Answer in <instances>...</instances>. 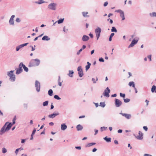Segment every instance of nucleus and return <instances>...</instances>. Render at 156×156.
<instances>
[{
    "instance_id": "nucleus-39",
    "label": "nucleus",
    "mask_w": 156,
    "mask_h": 156,
    "mask_svg": "<svg viewBox=\"0 0 156 156\" xmlns=\"http://www.w3.org/2000/svg\"><path fill=\"white\" fill-rule=\"evenodd\" d=\"M64 21L63 19H61L58 21V24H60L62 23Z\"/></svg>"
},
{
    "instance_id": "nucleus-46",
    "label": "nucleus",
    "mask_w": 156,
    "mask_h": 156,
    "mask_svg": "<svg viewBox=\"0 0 156 156\" xmlns=\"http://www.w3.org/2000/svg\"><path fill=\"white\" fill-rule=\"evenodd\" d=\"M99 61L101 62H104V59L102 58H99Z\"/></svg>"
},
{
    "instance_id": "nucleus-41",
    "label": "nucleus",
    "mask_w": 156,
    "mask_h": 156,
    "mask_svg": "<svg viewBox=\"0 0 156 156\" xmlns=\"http://www.w3.org/2000/svg\"><path fill=\"white\" fill-rule=\"evenodd\" d=\"M124 101L125 103H128L130 101V100L128 98H126L124 99Z\"/></svg>"
},
{
    "instance_id": "nucleus-14",
    "label": "nucleus",
    "mask_w": 156,
    "mask_h": 156,
    "mask_svg": "<svg viewBox=\"0 0 156 156\" xmlns=\"http://www.w3.org/2000/svg\"><path fill=\"white\" fill-rule=\"evenodd\" d=\"M120 114H121L123 116L125 117L127 119H129L131 117V115L130 114L123 113H120Z\"/></svg>"
},
{
    "instance_id": "nucleus-64",
    "label": "nucleus",
    "mask_w": 156,
    "mask_h": 156,
    "mask_svg": "<svg viewBox=\"0 0 156 156\" xmlns=\"http://www.w3.org/2000/svg\"><path fill=\"white\" fill-rule=\"evenodd\" d=\"M20 49L19 48H18V46H16V51H18Z\"/></svg>"
},
{
    "instance_id": "nucleus-58",
    "label": "nucleus",
    "mask_w": 156,
    "mask_h": 156,
    "mask_svg": "<svg viewBox=\"0 0 156 156\" xmlns=\"http://www.w3.org/2000/svg\"><path fill=\"white\" fill-rule=\"evenodd\" d=\"M97 151V149L96 148H94L92 150V152H95L96 151Z\"/></svg>"
},
{
    "instance_id": "nucleus-1",
    "label": "nucleus",
    "mask_w": 156,
    "mask_h": 156,
    "mask_svg": "<svg viewBox=\"0 0 156 156\" xmlns=\"http://www.w3.org/2000/svg\"><path fill=\"white\" fill-rule=\"evenodd\" d=\"M14 124H13V122H6L0 130V135H2L5 133L6 131L9 130Z\"/></svg>"
},
{
    "instance_id": "nucleus-44",
    "label": "nucleus",
    "mask_w": 156,
    "mask_h": 156,
    "mask_svg": "<svg viewBox=\"0 0 156 156\" xmlns=\"http://www.w3.org/2000/svg\"><path fill=\"white\" fill-rule=\"evenodd\" d=\"M82 51V49H80V50H79L76 53V54L77 55H80V53Z\"/></svg>"
},
{
    "instance_id": "nucleus-52",
    "label": "nucleus",
    "mask_w": 156,
    "mask_h": 156,
    "mask_svg": "<svg viewBox=\"0 0 156 156\" xmlns=\"http://www.w3.org/2000/svg\"><path fill=\"white\" fill-rule=\"evenodd\" d=\"M114 34H114V33H112L110 35V36H109V37H112H112L114 36Z\"/></svg>"
},
{
    "instance_id": "nucleus-8",
    "label": "nucleus",
    "mask_w": 156,
    "mask_h": 156,
    "mask_svg": "<svg viewBox=\"0 0 156 156\" xmlns=\"http://www.w3.org/2000/svg\"><path fill=\"white\" fill-rule=\"evenodd\" d=\"M35 87L37 91V92H39L40 89V82L37 80L35 81Z\"/></svg>"
},
{
    "instance_id": "nucleus-51",
    "label": "nucleus",
    "mask_w": 156,
    "mask_h": 156,
    "mask_svg": "<svg viewBox=\"0 0 156 156\" xmlns=\"http://www.w3.org/2000/svg\"><path fill=\"white\" fill-rule=\"evenodd\" d=\"M108 2H105V3L104 4V6L105 7L106 6L108 5Z\"/></svg>"
},
{
    "instance_id": "nucleus-49",
    "label": "nucleus",
    "mask_w": 156,
    "mask_h": 156,
    "mask_svg": "<svg viewBox=\"0 0 156 156\" xmlns=\"http://www.w3.org/2000/svg\"><path fill=\"white\" fill-rule=\"evenodd\" d=\"M36 129L35 128H34V130L33 131L32 133V135H34L36 132Z\"/></svg>"
},
{
    "instance_id": "nucleus-13",
    "label": "nucleus",
    "mask_w": 156,
    "mask_h": 156,
    "mask_svg": "<svg viewBox=\"0 0 156 156\" xmlns=\"http://www.w3.org/2000/svg\"><path fill=\"white\" fill-rule=\"evenodd\" d=\"M15 16L14 15H12L9 19V23L10 25H14V18Z\"/></svg>"
},
{
    "instance_id": "nucleus-43",
    "label": "nucleus",
    "mask_w": 156,
    "mask_h": 156,
    "mask_svg": "<svg viewBox=\"0 0 156 156\" xmlns=\"http://www.w3.org/2000/svg\"><path fill=\"white\" fill-rule=\"evenodd\" d=\"M115 12H117L118 13H119L120 14H121V13H122V12H123V11L122 10H120V9H118V10H116Z\"/></svg>"
},
{
    "instance_id": "nucleus-24",
    "label": "nucleus",
    "mask_w": 156,
    "mask_h": 156,
    "mask_svg": "<svg viewBox=\"0 0 156 156\" xmlns=\"http://www.w3.org/2000/svg\"><path fill=\"white\" fill-rule=\"evenodd\" d=\"M73 73L74 72L72 70H69V73L68 74V75L69 76L72 77L73 76Z\"/></svg>"
},
{
    "instance_id": "nucleus-53",
    "label": "nucleus",
    "mask_w": 156,
    "mask_h": 156,
    "mask_svg": "<svg viewBox=\"0 0 156 156\" xmlns=\"http://www.w3.org/2000/svg\"><path fill=\"white\" fill-rule=\"evenodd\" d=\"M75 148L76 149H78L79 150H80L81 149V147L80 146H78V147H76Z\"/></svg>"
},
{
    "instance_id": "nucleus-22",
    "label": "nucleus",
    "mask_w": 156,
    "mask_h": 156,
    "mask_svg": "<svg viewBox=\"0 0 156 156\" xmlns=\"http://www.w3.org/2000/svg\"><path fill=\"white\" fill-rule=\"evenodd\" d=\"M151 91L152 93H156V87L155 85H153L151 89Z\"/></svg>"
},
{
    "instance_id": "nucleus-62",
    "label": "nucleus",
    "mask_w": 156,
    "mask_h": 156,
    "mask_svg": "<svg viewBox=\"0 0 156 156\" xmlns=\"http://www.w3.org/2000/svg\"><path fill=\"white\" fill-rule=\"evenodd\" d=\"M89 35L90 36V37L91 38H92L93 37V35L92 34L90 33L89 34Z\"/></svg>"
},
{
    "instance_id": "nucleus-15",
    "label": "nucleus",
    "mask_w": 156,
    "mask_h": 156,
    "mask_svg": "<svg viewBox=\"0 0 156 156\" xmlns=\"http://www.w3.org/2000/svg\"><path fill=\"white\" fill-rule=\"evenodd\" d=\"M138 134L139 135L137 136L136 138L139 140H142L143 138V133L140 131H139Z\"/></svg>"
},
{
    "instance_id": "nucleus-36",
    "label": "nucleus",
    "mask_w": 156,
    "mask_h": 156,
    "mask_svg": "<svg viewBox=\"0 0 156 156\" xmlns=\"http://www.w3.org/2000/svg\"><path fill=\"white\" fill-rule=\"evenodd\" d=\"M48 101H46L45 102H44L43 103V105L44 106H46L48 105Z\"/></svg>"
},
{
    "instance_id": "nucleus-18",
    "label": "nucleus",
    "mask_w": 156,
    "mask_h": 156,
    "mask_svg": "<svg viewBox=\"0 0 156 156\" xmlns=\"http://www.w3.org/2000/svg\"><path fill=\"white\" fill-rule=\"evenodd\" d=\"M21 64H22V67L24 69V70L26 72H27L28 71V68L26 66L23 64V63L21 62Z\"/></svg>"
},
{
    "instance_id": "nucleus-2",
    "label": "nucleus",
    "mask_w": 156,
    "mask_h": 156,
    "mask_svg": "<svg viewBox=\"0 0 156 156\" xmlns=\"http://www.w3.org/2000/svg\"><path fill=\"white\" fill-rule=\"evenodd\" d=\"M40 63V60L37 58L33 59L31 60L29 63L28 66L31 67L38 66Z\"/></svg>"
},
{
    "instance_id": "nucleus-16",
    "label": "nucleus",
    "mask_w": 156,
    "mask_h": 156,
    "mask_svg": "<svg viewBox=\"0 0 156 156\" xmlns=\"http://www.w3.org/2000/svg\"><path fill=\"white\" fill-rule=\"evenodd\" d=\"M89 39V37L86 35L83 36L82 38V40L83 41H87Z\"/></svg>"
},
{
    "instance_id": "nucleus-25",
    "label": "nucleus",
    "mask_w": 156,
    "mask_h": 156,
    "mask_svg": "<svg viewBox=\"0 0 156 156\" xmlns=\"http://www.w3.org/2000/svg\"><path fill=\"white\" fill-rule=\"evenodd\" d=\"M87 65L86 66L85 68H86V71H87V70L89 69L90 68V66L91 65V64L89 63V62H87Z\"/></svg>"
},
{
    "instance_id": "nucleus-27",
    "label": "nucleus",
    "mask_w": 156,
    "mask_h": 156,
    "mask_svg": "<svg viewBox=\"0 0 156 156\" xmlns=\"http://www.w3.org/2000/svg\"><path fill=\"white\" fill-rule=\"evenodd\" d=\"M44 2H45L43 0H38V1L35 2V3L38 4H41Z\"/></svg>"
},
{
    "instance_id": "nucleus-63",
    "label": "nucleus",
    "mask_w": 156,
    "mask_h": 156,
    "mask_svg": "<svg viewBox=\"0 0 156 156\" xmlns=\"http://www.w3.org/2000/svg\"><path fill=\"white\" fill-rule=\"evenodd\" d=\"M95 133L94 135H96L98 133V130H95Z\"/></svg>"
},
{
    "instance_id": "nucleus-29",
    "label": "nucleus",
    "mask_w": 156,
    "mask_h": 156,
    "mask_svg": "<svg viewBox=\"0 0 156 156\" xmlns=\"http://www.w3.org/2000/svg\"><path fill=\"white\" fill-rule=\"evenodd\" d=\"M120 16L122 18V20H125L124 12H123L120 14Z\"/></svg>"
},
{
    "instance_id": "nucleus-40",
    "label": "nucleus",
    "mask_w": 156,
    "mask_h": 156,
    "mask_svg": "<svg viewBox=\"0 0 156 156\" xmlns=\"http://www.w3.org/2000/svg\"><path fill=\"white\" fill-rule=\"evenodd\" d=\"M7 151V150L5 147H3L2 148V152L3 153H5Z\"/></svg>"
},
{
    "instance_id": "nucleus-20",
    "label": "nucleus",
    "mask_w": 156,
    "mask_h": 156,
    "mask_svg": "<svg viewBox=\"0 0 156 156\" xmlns=\"http://www.w3.org/2000/svg\"><path fill=\"white\" fill-rule=\"evenodd\" d=\"M28 44V43H26L25 44H20L19 46H18V48H19V49H20V48L23 47H24L27 45Z\"/></svg>"
},
{
    "instance_id": "nucleus-60",
    "label": "nucleus",
    "mask_w": 156,
    "mask_h": 156,
    "mask_svg": "<svg viewBox=\"0 0 156 156\" xmlns=\"http://www.w3.org/2000/svg\"><path fill=\"white\" fill-rule=\"evenodd\" d=\"M144 156H152V155L148 154H144Z\"/></svg>"
},
{
    "instance_id": "nucleus-23",
    "label": "nucleus",
    "mask_w": 156,
    "mask_h": 156,
    "mask_svg": "<svg viewBox=\"0 0 156 156\" xmlns=\"http://www.w3.org/2000/svg\"><path fill=\"white\" fill-rule=\"evenodd\" d=\"M50 39V38L47 36H44L42 38V40L43 41H49Z\"/></svg>"
},
{
    "instance_id": "nucleus-12",
    "label": "nucleus",
    "mask_w": 156,
    "mask_h": 156,
    "mask_svg": "<svg viewBox=\"0 0 156 156\" xmlns=\"http://www.w3.org/2000/svg\"><path fill=\"white\" fill-rule=\"evenodd\" d=\"M59 113L58 112H54L53 114L48 115V117L50 118L53 119L56 116L58 115Z\"/></svg>"
},
{
    "instance_id": "nucleus-59",
    "label": "nucleus",
    "mask_w": 156,
    "mask_h": 156,
    "mask_svg": "<svg viewBox=\"0 0 156 156\" xmlns=\"http://www.w3.org/2000/svg\"><path fill=\"white\" fill-rule=\"evenodd\" d=\"M15 120H16V119H15V117L12 120L13 124H15Z\"/></svg>"
},
{
    "instance_id": "nucleus-3",
    "label": "nucleus",
    "mask_w": 156,
    "mask_h": 156,
    "mask_svg": "<svg viewBox=\"0 0 156 156\" xmlns=\"http://www.w3.org/2000/svg\"><path fill=\"white\" fill-rule=\"evenodd\" d=\"M14 70H11L10 71L8 72L7 73L8 76L10 77V79L12 81H14L15 80V76L13 74Z\"/></svg>"
},
{
    "instance_id": "nucleus-45",
    "label": "nucleus",
    "mask_w": 156,
    "mask_h": 156,
    "mask_svg": "<svg viewBox=\"0 0 156 156\" xmlns=\"http://www.w3.org/2000/svg\"><path fill=\"white\" fill-rule=\"evenodd\" d=\"M16 21L17 22H18V23H20L21 21L20 19L19 18H16Z\"/></svg>"
},
{
    "instance_id": "nucleus-17",
    "label": "nucleus",
    "mask_w": 156,
    "mask_h": 156,
    "mask_svg": "<svg viewBox=\"0 0 156 156\" xmlns=\"http://www.w3.org/2000/svg\"><path fill=\"white\" fill-rule=\"evenodd\" d=\"M61 129L62 130H65L67 128V126L65 123H63L61 125Z\"/></svg>"
},
{
    "instance_id": "nucleus-47",
    "label": "nucleus",
    "mask_w": 156,
    "mask_h": 156,
    "mask_svg": "<svg viewBox=\"0 0 156 156\" xmlns=\"http://www.w3.org/2000/svg\"><path fill=\"white\" fill-rule=\"evenodd\" d=\"M107 128L105 127H102L101 128V131H103L104 129L105 130Z\"/></svg>"
},
{
    "instance_id": "nucleus-48",
    "label": "nucleus",
    "mask_w": 156,
    "mask_h": 156,
    "mask_svg": "<svg viewBox=\"0 0 156 156\" xmlns=\"http://www.w3.org/2000/svg\"><path fill=\"white\" fill-rule=\"evenodd\" d=\"M143 128L146 131H147L148 130V128L147 126H143Z\"/></svg>"
},
{
    "instance_id": "nucleus-9",
    "label": "nucleus",
    "mask_w": 156,
    "mask_h": 156,
    "mask_svg": "<svg viewBox=\"0 0 156 156\" xmlns=\"http://www.w3.org/2000/svg\"><path fill=\"white\" fill-rule=\"evenodd\" d=\"M110 90L109 89L108 87H107L104 91V93L103 94L104 95L107 97H109V93H110Z\"/></svg>"
},
{
    "instance_id": "nucleus-34",
    "label": "nucleus",
    "mask_w": 156,
    "mask_h": 156,
    "mask_svg": "<svg viewBox=\"0 0 156 156\" xmlns=\"http://www.w3.org/2000/svg\"><path fill=\"white\" fill-rule=\"evenodd\" d=\"M111 31L112 32H117V30L116 28L114 27H112V29H111Z\"/></svg>"
},
{
    "instance_id": "nucleus-33",
    "label": "nucleus",
    "mask_w": 156,
    "mask_h": 156,
    "mask_svg": "<svg viewBox=\"0 0 156 156\" xmlns=\"http://www.w3.org/2000/svg\"><path fill=\"white\" fill-rule=\"evenodd\" d=\"M53 92L52 89H50L48 91V94L50 96H52L53 95Z\"/></svg>"
},
{
    "instance_id": "nucleus-5",
    "label": "nucleus",
    "mask_w": 156,
    "mask_h": 156,
    "mask_svg": "<svg viewBox=\"0 0 156 156\" xmlns=\"http://www.w3.org/2000/svg\"><path fill=\"white\" fill-rule=\"evenodd\" d=\"M57 4L55 3H51L48 6V8L50 9L55 10L56 9Z\"/></svg>"
},
{
    "instance_id": "nucleus-19",
    "label": "nucleus",
    "mask_w": 156,
    "mask_h": 156,
    "mask_svg": "<svg viewBox=\"0 0 156 156\" xmlns=\"http://www.w3.org/2000/svg\"><path fill=\"white\" fill-rule=\"evenodd\" d=\"M76 128L78 131H80L83 129V127L81 125L79 124L77 126Z\"/></svg>"
},
{
    "instance_id": "nucleus-30",
    "label": "nucleus",
    "mask_w": 156,
    "mask_h": 156,
    "mask_svg": "<svg viewBox=\"0 0 156 156\" xmlns=\"http://www.w3.org/2000/svg\"><path fill=\"white\" fill-rule=\"evenodd\" d=\"M129 85L130 86H132L133 87L135 88V84H134V83L133 81L129 82Z\"/></svg>"
},
{
    "instance_id": "nucleus-57",
    "label": "nucleus",
    "mask_w": 156,
    "mask_h": 156,
    "mask_svg": "<svg viewBox=\"0 0 156 156\" xmlns=\"http://www.w3.org/2000/svg\"><path fill=\"white\" fill-rule=\"evenodd\" d=\"M62 82H61L60 81L58 82V85L59 86H61Z\"/></svg>"
},
{
    "instance_id": "nucleus-50",
    "label": "nucleus",
    "mask_w": 156,
    "mask_h": 156,
    "mask_svg": "<svg viewBox=\"0 0 156 156\" xmlns=\"http://www.w3.org/2000/svg\"><path fill=\"white\" fill-rule=\"evenodd\" d=\"M151 55H150L147 56V58L149 59L150 61L151 60Z\"/></svg>"
},
{
    "instance_id": "nucleus-56",
    "label": "nucleus",
    "mask_w": 156,
    "mask_h": 156,
    "mask_svg": "<svg viewBox=\"0 0 156 156\" xmlns=\"http://www.w3.org/2000/svg\"><path fill=\"white\" fill-rule=\"evenodd\" d=\"M117 96V94H112V95L111 97H115Z\"/></svg>"
},
{
    "instance_id": "nucleus-38",
    "label": "nucleus",
    "mask_w": 156,
    "mask_h": 156,
    "mask_svg": "<svg viewBox=\"0 0 156 156\" xmlns=\"http://www.w3.org/2000/svg\"><path fill=\"white\" fill-rule=\"evenodd\" d=\"M54 98L55 99L58 100L61 99V98L60 97H59L58 95H55L54 96Z\"/></svg>"
},
{
    "instance_id": "nucleus-28",
    "label": "nucleus",
    "mask_w": 156,
    "mask_h": 156,
    "mask_svg": "<svg viewBox=\"0 0 156 156\" xmlns=\"http://www.w3.org/2000/svg\"><path fill=\"white\" fill-rule=\"evenodd\" d=\"M96 144L95 143H88L87 144L86 146V147H90L93 145H94Z\"/></svg>"
},
{
    "instance_id": "nucleus-55",
    "label": "nucleus",
    "mask_w": 156,
    "mask_h": 156,
    "mask_svg": "<svg viewBox=\"0 0 156 156\" xmlns=\"http://www.w3.org/2000/svg\"><path fill=\"white\" fill-rule=\"evenodd\" d=\"M122 130L120 129L118 130V133H121L122 132Z\"/></svg>"
},
{
    "instance_id": "nucleus-4",
    "label": "nucleus",
    "mask_w": 156,
    "mask_h": 156,
    "mask_svg": "<svg viewBox=\"0 0 156 156\" xmlns=\"http://www.w3.org/2000/svg\"><path fill=\"white\" fill-rule=\"evenodd\" d=\"M15 70H16V74L18 75L21 73L23 71V69H22V64L21 62L19 65L18 68L15 69Z\"/></svg>"
},
{
    "instance_id": "nucleus-7",
    "label": "nucleus",
    "mask_w": 156,
    "mask_h": 156,
    "mask_svg": "<svg viewBox=\"0 0 156 156\" xmlns=\"http://www.w3.org/2000/svg\"><path fill=\"white\" fill-rule=\"evenodd\" d=\"M139 39L138 37L137 38L136 40H135V39H133L131 43L129 46L128 48L133 47L135 44H136L137 43Z\"/></svg>"
},
{
    "instance_id": "nucleus-6",
    "label": "nucleus",
    "mask_w": 156,
    "mask_h": 156,
    "mask_svg": "<svg viewBox=\"0 0 156 156\" xmlns=\"http://www.w3.org/2000/svg\"><path fill=\"white\" fill-rule=\"evenodd\" d=\"M101 32V29L98 27L96 28L95 30V32L96 35V37L97 38V40H98L99 37L100 35V33Z\"/></svg>"
},
{
    "instance_id": "nucleus-10",
    "label": "nucleus",
    "mask_w": 156,
    "mask_h": 156,
    "mask_svg": "<svg viewBox=\"0 0 156 156\" xmlns=\"http://www.w3.org/2000/svg\"><path fill=\"white\" fill-rule=\"evenodd\" d=\"M77 70L78 71V74L80 77H82L83 75V72L81 66H79L77 68Z\"/></svg>"
},
{
    "instance_id": "nucleus-35",
    "label": "nucleus",
    "mask_w": 156,
    "mask_h": 156,
    "mask_svg": "<svg viewBox=\"0 0 156 156\" xmlns=\"http://www.w3.org/2000/svg\"><path fill=\"white\" fill-rule=\"evenodd\" d=\"M100 106L101 107H102L103 108H104L105 106V103L104 102H100Z\"/></svg>"
},
{
    "instance_id": "nucleus-26",
    "label": "nucleus",
    "mask_w": 156,
    "mask_h": 156,
    "mask_svg": "<svg viewBox=\"0 0 156 156\" xmlns=\"http://www.w3.org/2000/svg\"><path fill=\"white\" fill-rule=\"evenodd\" d=\"M149 15L151 17H156V12H153L152 13H150Z\"/></svg>"
},
{
    "instance_id": "nucleus-42",
    "label": "nucleus",
    "mask_w": 156,
    "mask_h": 156,
    "mask_svg": "<svg viewBox=\"0 0 156 156\" xmlns=\"http://www.w3.org/2000/svg\"><path fill=\"white\" fill-rule=\"evenodd\" d=\"M120 96L121 97H123L124 98H125V94H122L121 93H120Z\"/></svg>"
},
{
    "instance_id": "nucleus-61",
    "label": "nucleus",
    "mask_w": 156,
    "mask_h": 156,
    "mask_svg": "<svg viewBox=\"0 0 156 156\" xmlns=\"http://www.w3.org/2000/svg\"><path fill=\"white\" fill-rule=\"evenodd\" d=\"M86 48V46L85 45H84L83 46L82 48H81V49H82V50H83V49H84Z\"/></svg>"
},
{
    "instance_id": "nucleus-11",
    "label": "nucleus",
    "mask_w": 156,
    "mask_h": 156,
    "mask_svg": "<svg viewBox=\"0 0 156 156\" xmlns=\"http://www.w3.org/2000/svg\"><path fill=\"white\" fill-rule=\"evenodd\" d=\"M115 104L116 107H118L121 105L122 102L119 100L115 98Z\"/></svg>"
},
{
    "instance_id": "nucleus-37",
    "label": "nucleus",
    "mask_w": 156,
    "mask_h": 156,
    "mask_svg": "<svg viewBox=\"0 0 156 156\" xmlns=\"http://www.w3.org/2000/svg\"><path fill=\"white\" fill-rule=\"evenodd\" d=\"M20 150H23V148H21L17 149L15 151V153L16 154H17L18 153V151H19V150H20Z\"/></svg>"
},
{
    "instance_id": "nucleus-31",
    "label": "nucleus",
    "mask_w": 156,
    "mask_h": 156,
    "mask_svg": "<svg viewBox=\"0 0 156 156\" xmlns=\"http://www.w3.org/2000/svg\"><path fill=\"white\" fill-rule=\"evenodd\" d=\"M88 13V12H82V15H83V16L84 17H89V16H88V15H87V14Z\"/></svg>"
},
{
    "instance_id": "nucleus-21",
    "label": "nucleus",
    "mask_w": 156,
    "mask_h": 156,
    "mask_svg": "<svg viewBox=\"0 0 156 156\" xmlns=\"http://www.w3.org/2000/svg\"><path fill=\"white\" fill-rule=\"evenodd\" d=\"M103 139L107 142H111V139L110 137H107V136H106Z\"/></svg>"
},
{
    "instance_id": "nucleus-54",
    "label": "nucleus",
    "mask_w": 156,
    "mask_h": 156,
    "mask_svg": "<svg viewBox=\"0 0 156 156\" xmlns=\"http://www.w3.org/2000/svg\"><path fill=\"white\" fill-rule=\"evenodd\" d=\"M114 143L116 144H119L118 141L116 140H115L114 141Z\"/></svg>"
},
{
    "instance_id": "nucleus-32",
    "label": "nucleus",
    "mask_w": 156,
    "mask_h": 156,
    "mask_svg": "<svg viewBox=\"0 0 156 156\" xmlns=\"http://www.w3.org/2000/svg\"><path fill=\"white\" fill-rule=\"evenodd\" d=\"M98 80V79L97 77H96V78H93L92 79V81H93V83H96V82Z\"/></svg>"
}]
</instances>
